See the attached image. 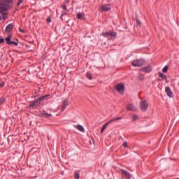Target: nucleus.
<instances>
[{
	"mask_svg": "<svg viewBox=\"0 0 179 179\" xmlns=\"http://www.w3.org/2000/svg\"><path fill=\"white\" fill-rule=\"evenodd\" d=\"M47 97H48V95H45L40 98H38L36 100H35L32 102V104H31L29 106V107H33V108H34V107H39L40 101H44V100H45V99H47Z\"/></svg>",
	"mask_w": 179,
	"mask_h": 179,
	"instance_id": "1",
	"label": "nucleus"
},
{
	"mask_svg": "<svg viewBox=\"0 0 179 179\" xmlns=\"http://www.w3.org/2000/svg\"><path fill=\"white\" fill-rule=\"evenodd\" d=\"M146 62L143 59H136L132 62L133 66H143L145 65Z\"/></svg>",
	"mask_w": 179,
	"mask_h": 179,
	"instance_id": "2",
	"label": "nucleus"
},
{
	"mask_svg": "<svg viewBox=\"0 0 179 179\" xmlns=\"http://www.w3.org/2000/svg\"><path fill=\"white\" fill-rule=\"evenodd\" d=\"M149 108V103L147 100H143L140 102V108L141 111H146Z\"/></svg>",
	"mask_w": 179,
	"mask_h": 179,
	"instance_id": "3",
	"label": "nucleus"
},
{
	"mask_svg": "<svg viewBox=\"0 0 179 179\" xmlns=\"http://www.w3.org/2000/svg\"><path fill=\"white\" fill-rule=\"evenodd\" d=\"M116 90L119 94H124V92L125 91V85H124V84H118L116 86Z\"/></svg>",
	"mask_w": 179,
	"mask_h": 179,
	"instance_id": "4",
	"label": "nucleus"
},
{
	"mask_svg": "<svg viewBox=\"0 0 179 179\" xmlns=\"http://www.w3.org/2000/svg\"><path fill=\"white\" fill-rule=\"evenodd\" d=\"M126 110H127V111H136V106H135V105H134L133 103H129L126 106Z\"/></svg>",
	"mask_w": 179,
	"mask_h": 179,
	"instance_id": "5",
	"label": "nucleus"
},
{
	"mask_svg": "<svg viewBox=\"0 0 179 179\" xmlns=\"http://www.w3.org/2000/svg\"><path fill=\"white\" fill-rule=\"evenodd\" d=\"M101 10L102 12H108V10H111V6L108 4L102 5L101 7Z\"/></svg>",
	"mask_w": 179,
	"mask_h": 179,
	"instance_id": "6",
	"label": "nucleus"
},
{
	"mask_svg": "<svg viewBox=\"0 0 179 179\" xmlns=\"http://www.w3.org/2000/svg\"><path fill=\"white\" fill-rule=\"evenodd\" d=\"M140 71H141V72H144L145 73H149V72H152V66L149 65V66L143 67L140 69Z\"/></svg>",
	"mask_w": 179,
	"mask_h": 179,
	"instance_id": "7",
	"label": "nucleus"
},
{
	"mask_svg": "<svg viewBox=\"0 0 179 179\" xmlns=\"http://www.w3.org/2000/svg\"><path fill=\"white\" fill-rule=\"evenodd\" d=\"M122 176L125 177V178L130 179L131 178V173L124 169L121 170Z\"/></svg>",
	"mask_w": 179,
	"mask_h": 179,
	"instance_id": "8",
	"label": "nucleus"
},
{
	"mask_svg": "<svg viewBox=\"0 0 179 179\" xmlns=\"http://www.w3.org/2000/svg\"><path fill=\"white\" fill-rule=\"evenodd\" d=\"M165 92L169 97H173V96H174L173 91H171V89L169 87H166Z\"/></svg>",
	"mask_w": 179,
	"mask_h": 179,
	"instance_id": "9",
	"label": "nucleus"
},
{
	"mask_svg": "<svg viewBox=\"0 0 179 179\" xmlns=\"http://www.w3.org/2000/svg\"><path fill=\"white\" fill-rule=\"evenodd\" d=\"M66 107H68V99H65L62 105V111H64L65 110V108H66Z\"/></svg>",
	"mask_w": 179,
	"mask_h": 179,
	"instance_id": "10",
	"label": "nucleus"
},
{
	"mask_svg": "<svg viewBox=\"0 0 179 179\" xmlns=\"http://www.w3.org/2000/svg\"><path fill=\"white\" fill-rule=\"evenodd\" d=\"M13 29V24H9L6 27V31L7 33H9V32L12 31Z\"/></svg>",
	"mask_w": 179,
	"mask_h": 179,
	"instance_id": "11",
	"label": "nucleus"
},
{
	"mask_svg": "<svg viewBox=\"0 0 179 179\" xmlns=\"http://www.w3.org/2000/svg\"><path fill=\"white\" fill-rule=\"evenodd\" d=\"M111 124V120L109 121V122H106V123L103 126V127H102L101 129V134H103V132H104L106 128H107V127H108V124Z\"/></svg>",
	"mask_w": 179,
	"mask_h": 179,
	"instance_id": "12",
	"label": "nucleus"
},
{
	"mask_svg": "<svg viewBox=\"0 0 179 179\" xmlns=\"http://www.w3.org/2000/svg\"><path fill=\"white\" fill-rule=\"evenodd\" d=\"M77 19H85V14L82 13H77Z\"/></svg>",
	"mask_w": 179,
	"mask_h": 179,
	"instance_id": "13",
	"label": "nucleus"
},
{
	"mask_svg": "<svg viewBox=\"0 0 179 179\" xmlns=\"http://www.w3.org/2000/svg\"><path fill=\"white\" fill-rule=\"evenodd\" d=\"M103 36H104L105 37H113V32L110 31V32H107L106 34H103Z\"/></svg>",
	"mask_w": 179,
	"mask_h": 179,
	"instance_id": "14",
	"label": "nucleus"
},
{
	"mask_svg": "<svg viewBox=\"0 0 179 179\" xmlns=\"http://www.w3.org/2000/svg\"><path fill=\"white\" fill-rule=\"evenodd\" d=\"M76 128L77 129H78V131H80V132H85V128H83L82 126L80 125H77L76 126Z\"/></svg>",
	"mask_w": 179,
	"mask_h": 179,
	"instance_id": "15",
	"label": "nucleus"
},
{
	"mask_svg": "<svg viewBox=\"0 0 179 179\" xmlns=\"http://www.w3.org/2000/svg\"><path fill=\"white\" fill-rule=\"evenodd\" d=\"M159 78H162L164 80H167V76L162 73L159 74Z\"/></svg>",
	"mask_w": 179,
	"mask_h": 179,
	"instance_id": "16",
	"label": "nucleus"
},
{
	"mask_svg": "<svg viewBox=\"0 0 179 179\" xmlns=\"http://www.w3.org/2000/svg\"><path fill=\"white\" fill-rule=\"evenodd\" d=\"M139 80H143L145 79V75L141 73L138 76Z\"/></svg>",
	"mask_w": 179,
	"mask_h": 179,
	"instance_id": "17",
	"label": "nucleus"
},
{
	"mask_svg": "<svg viewBox=\"0 0 179 179\" xmlns=\"http://www.w3.org/2000/svg\"><path fill=\"white\" fill-rule=\"evenodd\" d=\"M12 44H13L14 45H15V47H17L18 44L17 42H15V41H10V43H8V45H12Z\"/></svg>",
	"mask_w": 179,
	"mask_h": 179,
	"instance_id": "18",
	"label": "nucleus"
},
{
	"mask_svg": "<svg viewBox=\"0 0 179 179\" xmlns=\"http://www.w3.org/2000/svg\"><path fill=\"white\" fill-rule=\"evenodd\" d=\"M87 78L88 79H90V80H92V73H90V72H87Z\"/></svg>",
	"mask_w": 179,
	"mask_h": 179,
	"instance_id": "19",
	"label": "nucleus"
},
{
	"mask_svg": "<svg viewBox=\"0 0 179 179\" xmlns=\"http://www.w3.org/2000/svg\"><path fill=\"white\" fill-rule=\"evenodd\" d=\"M75 178H76V179H79V178H80V175H79V172L76 171V173H75Z\"/></svg>",
	"mask_w": 179,
	"mask_h": 179,
	"instance_id": "20",
	"label": "nucleus"
},
{
	"mask_svg": "<svg viewBox=\"0 0 179 179\" xmlns=\"http://www.w3.org/2000/svg\"><path fill=\"white\" fill-rule=\"evenodd\" d=\"M44 117H46V118H50L52 117V115L48 114V113H44Z\"/></svg>",
	"mask_w": 179,
	"mask_h": 179,
	"instance_id": "21",
	"label": "nucleus"
},
{
	"mask_svg": "<svg viewBox=\"0 0 179 179\" xmlns=\"http://www.w3.org/2000/svg\"><path fill=\"white\" fill-rule=\"evenodd\" d=\"M24 0H19L17 4V6H20V5H22V3H23V1Z\"/></svg>",
	"mask_w": 179,
	"mask_h": 179,
	"instance_id": "22",
	"label": "nucleus"
},
{
	"mask_svg": "<svg viewBox=\"0 0 179 179\" xmlns=\"http://www.w3.org/2000/svg\"><path fill=\"white\" fill-rule=\"evenodd\" d=\"M6 41L7 44H9L10 43V36L6 38Z\"/></svg>",
	"mask_w": 179,
	"mask_h": 179,
	"instance_id": "23",
	"label": "nucleus"
},
{
	"mask_svg": "<svg viewBox=\"0 0 179 179\" xmlns=\"http://www.w3.org/2000/svg\"><path fill=\"white\" fill-rule=\"evenodd\" d=\"M169 69V67L167 66H166L163 70L162 72H164V73H166V72H167V70Z\"/></svg>",
	"mask_w": 179,
	"mask_h": 179,
	"instance_id": "24",
	"label": "nucleus"
},
{
	"mask_svg": "<svg viewBox=\"0 0 179 179\" xmlns=\"http://www.w3.org/2000/svg\"><path fill=\"white\" fill-rule=\"evenodd\" d=\"M136 120H138V115H133V121H136Z\"/></svg>",
	"mask_w": 179,
	"mask_h": 179,
	"instance_id": "25",
	"label": "nucleus"
},
{
	"mask_svg": "<svg viewBox=\"0 0 179 179\" xmlns=\"http://www.w3.org/2000/svg\"><path fill=\"white\" fill-rule=\"evenodd\" d=\"M123 146H124V148H128V142L124 141V143H123Z\"/></svg>",
	"mask_w": 179,
	"mask_h": 179,
	"instance_id": "26",
	"label": "nucleus"
},
{
	"mask_svg": "<svg viewBox=\"0 0 179 179\" xmlns=\"http://www.w3.org/2000/svg\"><path fill=\"white\" fill-rule=\"evenodd\" d=\"M120 120H121V117H117V118L113 119V121H120Z\"/></svg>",
	"mask_w": 179,
	"mask_h": 179,
	"instance_id": "27",
	"label": "nucleus"
},
{
	"mask_svg": "<svg viewBox=\"0 0 179 179\" xmlns=\"http://www.w3.org/2000/svg\"><path fill=\"white\" fill-rule=\"evenodd\" d=\"M5 42V39L3 38H0V44H2Z\"/></svg>",
	"mask_w": 179,
	"mask_h": 179,
	"instance_id": "28",
	"label": "nucleus"
},
{
	"mask_svg": "<svg viewBox=\"0 0 179 179\" xmlns=\"http://www.w3.org/2000/svg\"><path fill=\"white\" fill-rule=\"evenodd\" d=\"M3 86H5V83L2 82L0 83V87H3Z\"/></svg>",
	"mask_w": 179,
	"mask_h": 179,
	"instance_id": "29",
	"label": "nucleus"
},
{
	"mask_svg": "<svg viewBox=\"0 0 179 179\" xmlns=\"http://www.w3.org/2000/svg\"><path fill=\"white\" fill-rule=\"evenodd\" d=\"M62 8L63 9V10H66V6H62Z\"/></svg>",
	"mask_w": 179,
	"mask_h": 179,
	"instance_id": "30",
	"label": "nucleus"
},
{
	"mask_svg": "<svg viewBox=\"0 0 179 179\" xmlns=\"http://www.w3.org/2000/svg\"><path fill=\"white\" fill-rule=\"evenodd\" d=\"M113 37H117V32H113Z\"/></svg>",
	"mask_w": 179,
	"mask_h": 179,
	"instance_id": "31",
	"label": "nucleus"
},
{
	"mask_svg": "<svg viewBox=\"0 0 179 179\" xmlns=\"http://www.w3.org/2000/svg\"><path fill=\"white\" fill-rule=\"evenodd\" d=\"M46 20H47L48 23H50V22H51V18L48 17Z\"/></svg>",
	"mask_w": 179,
	"mask_h": 179,
	"instance_id": "32",
	"label": "nucleus"
},
{
	"mask_svg": "<svg viewBox=\"0 0 179 179\" xmlns=\"http://www.w3.org/2000/svg\"><path fill=\"white\" fill-rule=\"evenodd\" d=\"M19 31L21 32V33H24V30H23L22 28H20L19 29Z\"/></svg>",
	"mask_w": 179,
	"mask_h": 179,
	"instance_id": "33",
	"label": "nucleus"
},
{
	"mask_svg": "<svg viewBox=\"0 0 179 179\" xmlns=\"http://www.w3.org/2000/svg\"><path fill=\"white\" fill-rule=\"evenodd\" d=\"M137 24H138L139 26H141V24H142V23H141V22H139V20H137Z\"/></svg>",
	"mask_w": 179,
	"mask_h": 179,
	"instance_id": "34",
	"label": "nucleus"
},
{
	"mask_svg": "<svg viewBox=\"0 0 179 179\" xmlns=\"http://www.w3.org/2000/svg\"><path fill=\"white\" fill-rule=\"evenodd\" d=\"M65 3H69V0H66Z\"/></svg>",
	"mask_w": 179,
	"mask_h": 179,
	"instance_id": "35",
	"label": "nucleus"
},
{
	"mask_svg": "<svg viewBox=\"0 0 179 179\" xmlns=\"http://www.w3.org/2000/svg\"><path fill=\"white\" fill-rule=\"evenodd\" d=\"M0 20H1V16H0Z\"/></svg>",
	"mask_w": 179,
	"mask_h": 179,
	"instance_id": "36",
	"label": "nucleus"
}]
</instances>
